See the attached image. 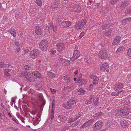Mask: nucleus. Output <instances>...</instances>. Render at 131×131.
<instances>
[{
    "label": "nucleus",
    "mask_w": 131,
    "mask_h": 131,
    "mask_svg": "<svg viewBox=\"0 0 131 131\" xmlns=\"http://www.w3.org/2000/svg\"><path fill=\"white\" fill-rule=\"evenodd\" d=\"M48 43L47 40H42L40 42L39 47L42 51H45L47 50L48 47Z\"/></svg>",
    "instance_id": "1"
},
{
    "label": "nucleus",
    "mask_w": 131,
    "mask_h": 131,
    "mask_svg": "<svg viewBox=\"0 0 131 131\" xmlns=\"http://www.w3.org/2000/svg\"><path fill=\"white\" fill-rule=\"evenodd\" d=\"M77 102L75 99L72 98L68 102H67L66 104H64L63 105V107L66 109H72V108L71 105L75 104Z\"/></svg>",
    "instance_id": "2"
},
{
    "label": "nucleus",
    "mask_w": 131,
    "mask_h": 131,
    "mask_svg": "<svg viewBox=\"0 0 131 131\" xmlns=\"http://www.w3.org/2000/svg\"><path fill=\"white\" fill-rule=\"evenodd\" d=\"M86 22V21L85 19H83L81 21L77 23V24L74 26V27L77 29H82Z\"/></svg>",
    "instance_id": "3"
},
{
    "label": "nucleus",
    "mask_w": 131,
    "mask_h": 131,
    "mask_svg": "<svg viewBox=\"0 0 131 131\" xmlns=\"http://www.w3.org/2000/svg\"><path fill=\"white\" fill-rule=\"evenodd\" d=\"M130 112V109L126 107L123 108L117 112L118 114L121 116H125L128 115Z\"/></svg>",
    "instance_id": "4"
},
{
    "label": "nucleus",
    "mask_w": 131,
    "mask_h": 131,
    "mask_svg": "<svg viewBox=\"0 0 131 131\" xmlns=\"http://www.w3.org/2000/svg\"><path fill=\"white\" fill-rule=\"evenodd\" d=\"M103 123L102 121H99L96 122L93 125L92 128L95 131L99 130L101 129L103 125Z\"/></svg>",
    "instance_id": "5"
},
{
    "label": "nucleus",
    "mask_w": 131,
    "mask_h": 131,
    "mask_svg": "<svg viewBox=\"0 0 131 131\" xmlns=\"http://www.w3.org/2000/svg\"><path fill=\"white\" fill-rule=\"evenodd\" d=\"M107 56V50L105 49L101 50L99 53V57L101 59H105L106 58Z\"/></svg>",
    "instance_id": "6"
},
{
    "label": "nucleus",
    "mask_w": 131,
    "mask_h": 131,
    "mask_svg": "<svg viewBox=\"0 0 131 131\" xmlns=\"http://www.w3.org/2000/svg\"><path fill=\"white\" fill-rule=\"evenodd\" d=\"M39 54V51L37 49H34L30 52V54L31 57L35 58L38 56Z\"/></svg>",
    "instance_id": "7"
},
{
    "label": "nucleus",
    "mask_w": 131,
    "mask_h": 131,
    "mask_svg": "<svg viewBox=\"0 0 131 131\" xmlns=\"http://www.w3.org/2000/svg\"><path fill=\"white\" fill-rule=\"evenodd\" d=\"M80 55V54L79 50H77L74 51L73 53V56L70 58V60L73 61L79 58Z\"/></svg>",
    "instance_id": "8"
},
{
    "label": "nucleus",
    "mask_w": 131,
    "mask_h": 131,
    "mask_svg": "<svg viewBox=\"0 0 131 131\" xmlns=\"http://www.w3.org/2000/svg\"><path fill=\"white\" fill-rule=\"evenodd\" d=\"M123 87L124 84L123 83L118 82L115 84L114 86V89L116 91H117L123 88Z\"/></svg>",
    "instance_id": "9"
},
{
    "label": "nucleus",
    "mask_w": 131,
    "mask_h": 131,
    "mask_svg": "<svg viewBox=\"0 0 131 131\" xmlns=\"http://www.w3.org/2000/svg\"><path fill=\"white\" fill-rule=\"evenodd\" d=\"M93 122V119H90L85 122L81 126L80 128L82 129H84L89 126L91 125Z\"/></svg>",
    "instance_id": "10"
},
{
    "label": "nucleus",
    "mask_w": 131,
    "mask_h": 131,
    "mask_svg": "<svg viewBox=\"0 0 131 131\" xmlns=\"http://www.w3.org/2000/svg\"><path fill=\"white\" fill-rule=\"evenodd\" d=\"M128 2L127 0H124L121 2L120 6V9L123 10L128 5Z\"/></svg>",
    "instance_id": "11"
},
{
    "label": "nucleus",
    "mask_w": 131,
    "mask_h": 131,
    "mask_svg": "<svg viewBox=\"0 0 131 131\" xmlns=\"http://www.w3.org/2000/svg\"><path fill=\"white\" fill-rule=\"evenodd\" d=\"M67 118L65 116L60 115L58 117L57 121L58 122H63L67 120Z\"/></svg>",
    "instance_id": "12"
},
{
    "label": "nucleus",
    "mask_w": 131,
    "mask_h": 131,
    "mask_svg": "<svg viewBox=\"0 0 131 131\" xmlns=\"http://www.w3.org/2000/svg\"><path fill=\"white\" fill-rule=\"evenodd\" d=\"M121 38L120 37L117 36L113 40L112 43V44L114 45H115L118 44L121 40Z\"/></svg>",
    "instance_id": "13"
},
{
    "label": "nucleus",
    "mask_w": 131,
    "mask_h": 131,
    "mask_svg": "<svg viewBox=\"0 0 131 131\" xmlns=\"http://www.w3.org/2000/svg\"><path fill=\"white\" fill-rule=\"evenodd\" d=\"M109 67L108 64L107 63H105L103 64L101 67L100 69L102 71H103L106 70V71L108 73V72L109 70H107V69Z\"/></svg>",
    "instance_id": "14"
},
{
    "label": "nucleus",
    "mask_w": 131,
    "mask_h": 131,
    "mask_svg": "<svg viewBox=\"0 0 131 131\" xmlns=\"http://www.w3.org/2000/svg\"><path fill=\"white\" fill-rule=\"evenodd\" d=\"M60 0H54L51 7L54 8H57L60 3Z\"/></svg>",
    "instance_id": "15"
},
{
    "label": "nucleus",
    "mask_w": 131,
    "mask_h": 131,
    "mask_svg": "<svg viewBox=\"0 0 131 131\" xmlns=\"http://www.w3.org/2000/svg\"><path fill=\"white\" fill-rule=\"evenodd\" d=\"M92 79L93 80L92 83H93V84L94 85H95L98 84V82L99 80V79L98 77L96 76H93Z\"/></svg>",
    "instance_id": "16"
},
{
    "label": "nucleus",
    "mask_w": 131,
    "mask_h": 131,
    "mask_svg": "<svg viewBox=\"0 0 131 131\" xmlns=\"http://www.w3.org/2000/svg\"><path fill=\"white\" fill-rule=\"evenodd\" d=\"M73 8L74 12H77V13H79L81 10V7L78 5H74L73 7Z\"/></svg>",
    "instance_id": "17"
},
{
    "label": "nucleus",
    "mask_w": 131,
    "mask_h": 131,
    "mask_svg": "<svg viewBox=\"0 0 131 131\" xmlns=\"http://www.w3.org/2000/svg\"><path fill=\"white\" fill-rule=\"evenodd\" d=\"M31 74L32 75H33L36 78H38L41 77L40 73L37 71H33Z\"/></svg>",
    "instance_id": "18"
},
{
    "label": "nucleus",
    "mask_w": 131,
    "mask_h": 131,
    "mask_svg": "<svg viewBox=\"0 0 131 131\" xmlns=\"http://www.w3.org/2000/svg\"><path fill=\"white\" fill-rule=\"evenodd\" d=\"M46 29L47 30L48 29L51 30V32L53 31L54 32L56 31V28L55 29V27L53 24H50L49 26H48V27L46 28Z\"/></svg>",
    "instance_id": "19"
},
{
    "label": "nucleus",
    "mask_w": 131,
    "mask_h": 131,
    "mask_svg": "<svg viewBox=\"0 0 131 131\" xmlns=\"http://www.w3.org/2000/svg\"><path fill=\"white\" fill-rule=\"evenodd\" d=\"M71 24V22L69 21H63L62 24L63 27H66L69 26Z\"/></svg>",
    "instance_id": "20"
},
{
    "label": "nucleus",
    "mask_w": 131,
    "mask_h": 131,
    "mask_svg": "<svg viewBox=\"0 0 131 131\" xmlns=\"http://www.w3.org/2000/svg\"><path fill=\"white\" fill-rule=\"evenodd\" d=\"M36 33L38 35H40L41 33V31L40 28L39 26H36L35 27Z\"/></svg>",
    "instance_id": "21"
},
{
    "label": "nucleus",
    "mask_w": 131,
    "mask_h": 131,
    "mask_svg": "<svg viewBox=\"0 0 131 131\" xmlns=\"http://www.w3.org/2000/svg\"><path fill=\"white\" fill-rule=\"evenodd\" d=\"M81 115V113L79 112H77L76 116V118L75 119L74 118H70L69 121V123H70V122H73L76 119L79 118Z\"/></svg>",
    "instance_id": "22"
},
{
    "label": "nucleus",
    "mask_w": 131,
    "mask_h": 131,
    "mask_svg": "<svg viewBox=\"0 0 131 131\" xmlns=\"http://www.w3.org/2000/svg\"><path fill=\"white\" fill-rule=\"evenodd\" d=\"M120 123L121 126L123 127L126 128L128 126V124L126 121H122Z\"/></svg>",
    "instance_id": "23"
},
{
    "label": "nucleus",
    "mask_w": 131,
    "mask_h": 131,
    "mask_svg": "<svg viewBox=\"0 0 131 131\" xmlns=\"http://www.w3.org/2000/svg\"><path fill=\"white\" fill-rule=\"evenodd\" d=\"M124 90L118 91V92H112L111 93V95L112 96H117L118 95V94L121 93L122 92V93H124Z\"/></svg>",
    "instance_id": "24"
},
{
    "label": "nucleus",
    "mask_w": 131,
    "mask_h": 131,
    "mask_svg": "<svg viewBox=\"0 0 131 131\" xmlns=\"http://www.w3.org/2000/svg\"><path fill=\"white\" fill-rule=\"evenodd\" d=\"M40 99L41 101V104L40 105V107H43L46 103L45 101L43 96L41 97Z\"/></svg>",
    "instance_id": "25"
},
{
    "label": "nucleus",
    "mask_w": 131,
    "mask_h": 131,
    "mask_svg": "<svg viewBox=\"0 0 131 131\" xmlns=\"http://www.w3.org/2000/svg\"><path fill=\"white\" fill-rule=\"evenodd\" d=\"M15 30L13 29H10L9 30V31L13 35L14 37H15L16 36V33L15 32Z\"/></svg>",
    "instance_id": "26"
},
{
    "label": "nucleus",
    "mask_w": 131,
    "mask_h": 131,
    "mask_svg": "<svg viewBox=\"0 0 131 131\" xmlns=\"http://www.w3.org/2000/svg\"><path fill=\"white\" fill-rule=\"evenodd\" d=\"M112 30L111 29H109L106 31L105 33L104 34L107 36L110 37L111 36V34Z\"/></svg>",
    "instance_id": "27"
},
{
    "label": "nucleus",
    "mask_w": 131,
    "mask_h": 131,
    "mask_svg": "<svg viewBox=\"0 0 131 131\" xmlns=\"http://www.w3.org/2000/svg\"><path fill=\"white\" fill-rule=\"evenodd\" d=\"M80 120L78 119L74 122L72 124V125L70 126H71L72 127H75L79 124V123L80 122Z\"/></svg>",
    "instance_id": "28"
},
{
    "label": "nucleus",
    "mask_w": 131,
    "mask_h": 131,
    "mask_svg": "<svg viewBox=\"0 0 131 131\" xmlns=\"http://www.w3.org/2000/svg\"><path fill=\"white\" fill-rule=\"evenodd\" d=\"M109 24H106L102 26V29L103 30H104L106 29H107L110 27Z\"/></svg>",
    "instance_id": "29"
},
{
    "label": "nucleus",
    "mask_w": 131,
    "mask_h": 131,
    "mask_svg": "<svg viewBox=\"0 0 131 131\" xmlns=\"http://www.w3.org/2000/svg\"><path fill=\"white\" fill-rule=\"evenodd\" d=\"M64 80L65 81V82L66 83H69L71 81L70 78L67 77H64Z\"/></svg>",
    "instance_id": "30"
},
{
    "label": "nucleus",
    "mask_w": 131,
    "mask_h": 131,
    "mask_svg": "<svg viewBox=\"0 0 131 131\" xmlns=\"http://www.w3.org/2000/svg\"><path fill=\"white\" fill-rule=\"evenodd\" d=\"M130 21H131V17L126 18L124 19L123 20V22L124 23H127Z\"/></svg>",
    "instance_id": "31"
},
{
    "label": "nucleus",
    "mask_w": 131,
    "mask_h": 131,
    "mask_svg": "<svg viewBox=\"0 0 131 131\" xmlns=\"http://www.w3.org/2000/svg\"><path fill=\"white\" fill-rule=\"evenodd\" d=\"M26 79L29 81L32 82V78L31 77L30 74H28L25 77Z\"/></svg>",
    "instance_id": "32"
},
{
    "label": "nucleus",
    "mask_w": 131,
    "mask_h": 131,
    "mask_svg": "<svg viewBox=\"0 0 131 131\" xmlns=\"http://www.w3.org/2000/svg\"><path fill=\"white\" fill-rule=\"evenodd\" d=\"M99 99L97 97L96 98L95 100H94L93 101L94 102L93 103V105L97 106L98 105L99 103Z\"/></svg>",
    "instance_id": "33"
},
{
    "label": "nucleus",
    "mask_w": 131,
    "mask_h": 131,
    "mask_svg": "<svg viewBox=\"0 0 131 131\" xmlns=\"http://www.w3.org/2000/svg\"><path fill=\"white\" fill-rule=\"evenodd\" d=\"M60 61H61V62L62 63V64H63V63L65 62H67V63L68 64H69L70 63L69 61L64 59H60Z\"/></svg>",
    "instance_id": "34"
},
{
    "label": "nucleus",
    "mask_w": 131,
    "mask_h": 131,
    "mask_svg": "<svg viewBox=\"0 0 131 131\" xmlns=\"http://www.w3.org/2000/svg\"><path fill=\"white\" fill-rule=\"evenodd\" d=\"M48 77L50 78H52L54 77V75L52 72H50L48 73Z\"/></svg>",
    "instance_id": "35"
},
{
    "label": "nucleus",
    "mask_w": 131,
    "mask_h": 131,
    "mask_svg": "<svg viewBox=\"0 0 131 131\" xmlns=\"http://www.w3.org/2000/svg\"><path fill=\"white\" fill-rule=\"evenodd\" d=\"M102 113L101 112H99L96 114H95L93 116L94 117H95L97 116L98 117H100L102 116Z\"/></svg>",
    "instance_id": "36"
},
{
    "label": "nucleus",
    "mask_w": 131,
    "mask_h": 131,
    "mask_svg": "<svg viewBox=\"0 0 131 131\" xmlns=\"http://www.w3.org/2000/svg\"><path fill=\"white\" fill-rule=\"evenodd\" d=\"M64 43L62 42H60L58 43L56 45V46L57 47H64Z\"/></svg>",
    "instance_id": "37"
},
{
    "label": "nucleus",
    "mask_w": 131,
    "mask_h": 131,
    "mask_svg": "<svg viewBox=\"0 0 131 131\" xmlns=\"http://www.w3.org/2000/svg\"><path fill=\"white\" fill-rule=\"evenodd\" d=\"M124 49V47L123 46H121L117 49L116 51V52L118 53V52H122Z\"/></svg>",
    "instance_id": "38"
},
{
    "label": "nucleus",
    "mask_w": 131,
    "mask_h": 131,
    "mask_svg": "<svg viewBox=\"0 0 131 131\" xmlns=\"http://www.w3.org/2000/svg\"><path fill=\"white\" fill-rule=\"evenodd\" d=\"M126 14H128L131 13V9L130 7L128 8L125 11Z\"/></svg>",
    "instance_id": "39"
},
{
    "label": "nucleus",
    "mask_w": 131,
    "mask_h": 131,
    "mask_svg": "<svg viewBox=\"0 0 131 131\" xmlns=\"http://www.w3.org/2000/svg\"><path fill=\"white\" fill-rule=\"evenodd\" d=\"M118 1V0H111L110 2L111 4L113 5L116 3H117Z\"/></svg>",
    "instance_id": "40"
},
{
    "label": "nucleus",
    "mask_w": 131,
    "mask_h": 131,
    "mask_svg": "<svg viewBox=\"0 0 131 131\" xmlns=\"http://www.w3.org/2000/svg\"><path fill=\"white\" fill-rule=\"evenodd\" d=\"M24 68L25 70H30L31 68V67L29 65H26L24 67Z\"/></svg>",
    "instance_id": "41"
},
{
    "label": "nucleus",
    "mask_w": 131,
    "mask_h": 131,
    "mask_svg": "<svg viewBox=\"0 0 131 131\" xmlns=\"http://www.w3.org/2000/svg\"><path fill=\"white\" fill-rule=\"evenodd\" d=\"M82 80V79L81 77V75L80 74L79 75V77L77 79V83L79 82Z\"/></svg>",
    "instance_id": "42"
},
{
    "label": "nucleus",
    "mask_w": 131,
    "mask_h": 131,
    "mask_svg": "<svg viewBox=\"0 0 131 131\" xmlns=\"http://www.w3.org/2000/svg\"><path fill=\"white\" fill-rule=\"evenodd\" d=\"M36 2L39 6H40L42 4V2L41 0H36Z\"/></svg>",
    "instance_id": "43"
},
{
    "label": "nucleus",
    "mask_w": 131,
    "mask_h": 131,
    "mask_svg": "<svg viewBox=\"0 0 131 131\" xmlns=\"http://www.w3.org/2000/svg\"><path fill=\"white\" fill-rule=\"evenodd\" d=\"M85 82L86 81L84 80L83 79H82L81 80V81L79 82L80 84V85H84L85 83Z\"/></svg>",
    "instance_id": "44"
},
{
    "label": "nucleus",
    "mask_w": 131,
    "mask_h": 131,
    "mask_svg": "<svg viewBox=\"0 0 131 131\" xmlns=\"http://www.w3.org/2000/svg\"><path fill=\"white\" fill-rule=\"evenodd\" d=\"M5 65L4 62H0V67L2 68L5 67Z\"/></svg>",
    "instance_id": "45"
},
{
    "label": "nucleus",
    "mask_w": 131,
    "mask_h": 131,
    "mask_svg": "<svg viewBox=\"0 0 131 131\" xmlns=\"http://www.w3.org/2000/svg\"><path fill=\"white\" fill-rule=\"evenodd\" d=\"M39 122L38 121V118H36V119L34 121L33 123V124L35 126L37 124H38Z\"/></svg>",
    "instance_id": "46"
},
{
    "label": "nucleus",
    "mask_w": 131,
    "mask_h": 131,
    "mask_svg": "<svg viewBox=\"0 0 131 131\" xmlns=\"http://www.w3.org/2000/svg\"><path fill=\"white\" fill-rule=\"evenodd\" d=\"M10 76V74L8 73L5 72L4 76L5 78H9Z\"/></svg>",
    "instance_id": "47"
},
{
    "label": "nucleus",
    "mask_w": 131,
    "mask_h": 131,
    "mask_svg": "<svg viewBox=\"0 0 131 131\" xmlns=\"http://www.w3.org/2000/svg\"><path fill=\"white\" fill-rule=\"evenodd\" d=\"M58 48V51L59 52H60L62 51L64 49V47H57Z\"/></svg>",
    "instance_id": "48"
},
{
    "label": "nucleus",
    "mask_w": 131,
    "mask_h": 131,
    "mask_svg": "<svg viewBox=\"0 0 131 131\" xmlns=\"http://www.w3.org/2000/svg\"><path fill=\"white\" fill-rule=\"evenodd\" d=\"M70 126H65L62 128V131H65L66 130H67L69 128Z\"/></svg>",
    "instance_id": "49"
},
{
    "label": "nucleus",
    "mask_w": 131,
    "mask_h": 131,
    "mask_svg": "<svg viewBox=\"0 0 131 131\" xmlns=\"http://www.w3.org/2000/svg\"><path fill=\"white\" fill-rule=\"evenodd\" d=\"M90 98V101H91L92 102H93L95 99L94 98V96L93 95H92L91 96Z\"/></svg>",
    "instance_id": "50"
},
{
    "label": "nucleus",
    "mask_w": 131,
    "mask_h": 131,
    "mask_svg": "<svg viewBox=\"0 0 131 131\" xmlns=\"http://www.w3.org/2000/svg\"><path fill=\"white\" fill-rule=\"evenodd\" d=\"M22 74L23 76H25V77L28 74L27 71H24L23 72Z\"/></svg>",
    "instance_id": "51"
},
{
    "label": "nucleus",
    "mask_w": 131,
    "mask_h": 131,
    "mask_svg": "<svg viewBox=\"0 0 131 131\" xmlns=\"http://www.w3.org/2000/svg\"><path fill=\"white\" fill-rule=\"evenodd\" d=\"M127 54L128 56L130 57L131 58V48L129 49L128 51L127 52Z\"/></svg>",
    "instance_id": "52"
},
{
    "label": "nucleus",
    "mask_w": 131,
    "mask_h": 131,
    "mask_svg": "<svg viewBox=\"0 0 131 131\" xmlns=\"http://www.w3.org/2000/svg\"><path fill=\"white\" fill-rule=\"evenodd\" d=\"M50 52L52 54H54L56 52V50L54 49H52L50 50Z\"/></svg>",
    "instance_id": "53"
},
{
    "label": "nucleus",
    "mask_w": 131,
    "mask_h": 131,
    "mask_svg": "<svg viewBox=\"0 0 131 131\" xmlns=\"http://www.w3.org/2000/svg\"><path fill=\"white\" fill-rule=\"evenodd\" d=\"M79 92H80L81 93H84L85 92V91L81 89H80L78 90Z\"/></svg>",
    "instance_id": "54"
},
{
    "label": "nucleus",
    "mask_w": 131,
    "mask_h": 131,
    "mask_svg": "<svg viewBox=\"0 0 131 131\" xmlns=\"http://www.w3.org/2000/svg\"><path fill=\"white\" fill-rule=\"evenodd\" d=\"M11 69H5V72L8 73L11 71Z\"/></svg>",
    "instance_id": "55"
},
{
    "label": "nucleus",
    "mask_w": 131,
    "mask_h": 131,
    "mask_svg": "<svg viewBox=\"0 0 131 131\" xmlns=\"http://www.w3.org/2000/svg\"><path fill=\"white\" fill-rule=\"evenodd\" d=\"M56 21L57 22H58L59 23V24H60V23L62 24V23L61 20L59 18L57 19L56 20Z\"/></svg>",
    "instance_id": "56"
},
{
    "label": "nucleus",
    "mask_w": 131,
    "mask_h": 131,
    "mask_svg": "<svg viewBox=\"0 0 131 131\" xmlns=\"http://www.w3.org/2000/svg\"><path fill=\"white\" fill-rule=\"evenodd\" d=\"M50 90H51V91L52 93L53 94H54L56 93V91L55 89H52L51 88H50Z\"/></svg>",
    "instance_id": "57"
},
{
    "label": "nucleus",
    "mask_w": 131,
    "mask_h": 131,
    "mask_svg": "<svg viewBox=\"0 0 131 131\" xmlns=\"http://www.w3.org/2000/svg\"><path fill=\"white\" fill-rule=\"evenodd\" d=\"M54 113H51V115H50V118L51 120L53 119L54 116Z\"/></svg>",
    "instance_id": "58"
},
{
    "label": "nucleus",
    "mask_w": 131,
    "mask_h": 131,
    "mask_svg": "<svg viewBox=\"0 0 131 131\" xmlns=\"http://www.w3.org/2000/svg\"><path fill=\"white\" fill-rule=\"evenodd\" d=\"M91 101H85V104H86L87 105L89 104H91L92 103Z\"/></svg>",
    "instance_id": "59"
},
{
    "label": "nucleus",
    "mask_w": 131,
    "mask_h": 131,
    "mask_svg": "<svg viewBox=\"0 0 131 131\" xmlns=\"http://www.w3.org/2000/svg\"><path fill=\"white\" fill-rule=\"evenodd\" d=\"M12 129L14 131H17L18 129V128L17 127H12Z\"/></svg>",
    "instance_id": "60"
},
{
    "label": "nucleus",
    "mask_w": 131,
    "mask_h": 131,
    "mask_svg": "<svg viewBox=\"0 0 131 131\" xmlns=\"http://www.w3.org/2000/svg\"><path fill=\"white\" fill-rule=\"evenodd\" d=\"M19 45V42H15V45L16 46H18Z\"/></svg>",
    "instance_id": "61"
},
{
    "label": "nucleus",
    "mask_w": 131,
    "mask_h": 131,
    "mask_svg": "<svg viewBox=\"0 0 131 131\" xmlns=\"http://www.w3.org/2000/svg\"><path fill=\"white\" fill-rule=\"evenodd\" d=\"M8 115L9 117H12V115L11 114V113H8Z\"/></svg>",
    "instance_id": "62"
},
{
    "label": "nucleus",
    "mask_w": 131,
    "mask_h": 131,
    "mask_svg": "<svg viewBox=\"0 0 131 131\" xmlns=\"http://www.w3.org/2000/svg\"><path fill=\"white\" fill-rule=\"evenodd\" d=\"M3 19L4 20H6L7 19V16H3Z\"/></svg>",
    "instance_id": "63"
},
{
    "label": "nucleus",
    "mask_w": 131,
    "mask_h": 131,
    "mask_svg": "<svg viewBox=\"0 0 131 131\" xmlns=\"http://www.w3.org/2000/svg\"><path fill=\"white\" fill-rule=\"evenodd\" d=\"M69 131H79L77 129H72L71 130H69Z\"/></svg>",
    "instance_id": "64"
}]
</instances>
